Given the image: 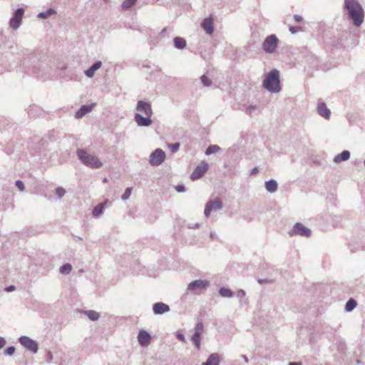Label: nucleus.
I'll list each match as a JSON object with an SVG mask.
<instances>
[{"mask_svg": "<svg viewBox=\"0 0 365 365\" xmlns=\"http://www.w3.org/2000/svg\"><path fill=\"white\" fill-rule=\"evenodd\" d=\"M138 113L135 115V120L139 126H149L152 123V108L150 103L139 101L137 103Z\"/></svg>", "mask_w": 365, "mask_h": 365, "instance_id": "obj_1", "label": "nucleus"}, {"mask_svg": "<svg viewBox=\"0 0 365 365\" xmlns=\"http://www.w3.org/2000/svg\"><path fill=\"white\" fill-rule=\"evenodd\" d=\"M345 6L356 26H359L364 21V11L356 0H345Z\"/></svg>", "mask_w": 365, "mask_h": 365, "instance_id": "obj_2", "label": "nucleus"}, {"mask_svg": "<svg viewBox=\"0 0 365 365\" xmlns=\"http://www.w3.org/2000/svg\"><path fill=\"white\" fill-rule=\"evenodd\" d=\"M263 86L271 92L280 91L279 73L277 69L272 70L264 78Z\"/></svg>", "mask_w": 365, "mask_h": 365, "instance_id": "obj_3", "label": "nucleus"}, {"mask_svg": "<svg viewBox=\"0 0 365 365\" xmlns=\"http://www.w3.org/2000/svg\"><path fill=\"white\" fill-rule=\"evenodd\" d=\"M77 155L78 158L83 161V163L87 166L93 168H98L102 166V163L97 157L88 154L83 150H78L77 151Z\"/></svg>", "mask_w": 365, "mask_h": 365, "instance_id": "obj_4", "label": "nucleus"}, {"mask_svg": "<svg viewBox=\"0 0 365 365\" xmlns=\"http://www.w3.org/2000/svg\"><path fill=\"white\" fill-rule=\"evenodd\" d=\"M279 40L274 34L267 36L263 42V48L267 53H273L278 44Z\"/></svg>", "mask_w": 365, "mask_h": 365, "instance_id": "obj_5", "label": "nucleus"}, {"mask_svg": "<svg viewBox=\"0 0 365 365\" xmlns=\"http://www.w3.org/2000/svg\"><path fill=\"white\" fill-rule=\"evenodd\" d=\"M209 165L205 161H202L194 170L190 175L192 180H196L201 178L207 171Z\"/></svg>", "mask_w": 365, "mask_h": 365, "instance_id": "obj_6", "label": "nucleus"}, {"mask_svg": "<svg viewBox=\"0 0 365 365\" xmlns=\"http://www.w3.org/2000/svg\"><path fill=\"white\" fill-rule=\"evenodd\" d=\"M165 152L163 150L158 148L150 155L149 162L152 165L156 166L160 165L165 160Z\"/></svg>", "mask_w": 365, "mask_h": 365, "instance_id": "obj_7", "label": "nucleus"}, {"mask_svg": "<svg viewBox=\"0 0 365 365\" xmlns=\"http://www.w3.org/2000/svg\"><path fill=\"white\" fill-rule=\"evenodd\" d=\"M222 207V203L220 200L215 199L213 200H210L206 204L204 214L206 217H209L212 211H215L221 209Z\"/></svg>", "mask_w": 365, "mask_h": 365, "instance_id": "obj_8", "label": "nucleus"}, {"mask_svg": "<svg viewBox=\"0 0 365 365\" xmlns=\"http://www.w3.org/2000/svg\"><path fill=\"white\" fill-rule=\"evenodd\" d=\"M24 15V9H18L14 13V16L10 20V26L13 29H17L21 22L22 18Z\"/></svg>", "mask_w": 365, "mask_h": 365, "instance_id": "obj_9", "label": "nucleus"}, {"mask_svg": "<svg viewBox=\"0 0 365 365\" xmlns=\"http://www.w3.org/2000/svg\"><path fill=\"white\" fill-rule=\"evenodd\" d=\"M293 235L309 237L311 235V231L302 223H297L290 233V235Z\"/></svg>", "mask_w": 365, "mask_h": 365, "instance_id": "obj_10", "label": "nucleus"}, {"mask_svg": "<svg viewBox=\"0 0 365 365\" xmlns=\"http://www.w3.org/2000/svg\"><path fill=\"white\" fill-rule=\"evenodd\" d=\"M20 343L29 350L36 353L38 350L37 344L27 336H21L19 339Z\"/></svg>", "mask_w": 365, "mask_h": 365, "instance_id": "obj_11", "label": "nucleus"}, {"mask_svg": "<svg viewBox=\"0 0 365 365\" xmlns=\"http://www.w3.org/2000/svg\"><path fill=\"white\" fill-rule=\"evenodd\" d=\"M208 285L209 282L207 280H195L189 284L187 289L189 290L195 291L205 289Z\"/></svg>", "mask_w": 365, "mask_h": 365, "instance_id": "obj_12", "label": "nucleus"}, {"mask_svg": "<svg viewBox=\"0 0 365 365\" xmlns=\"http://www.w3.org/2000/svg\"><path fill=\"white\" fill-rule=\"evenodd\" d=\"M201 26L207 34L211 35L214 31L212 17L210 16L208 18H205L202 21V22L201 24Z\"/></svg>", "mask_w": 365, "mask_h": 365, "instance_id": "obj_13", "label": "nucleus"}, {"mask_svg": "<svg viewBox=\"0 0 365 365\" xmlns=\"http://www.w3.org/2000/svg\"><path fill=\"white\" fill-rule=\"evenodd\" d=\"M153 310L155 314H162L169 312L170 307L163 302H158L153 305Z\"/></svg>", "mask_w": 365, "mask_h": 365, "instance_id": "obj_14", "label": "nucleus"}, {"mask_svg": "<svg viewBox=\"0 0 365 365\" xmlns=\"http://www.w3.org/2000/svg\"><path fill=\"white\" fill-rule=\"evenodd\" d=\"M138 341L142 346H147L150 344V336L145 331H140L138 336Z\"/></svg>", "mask_w": 365, "mask_h": 365, "instance_id": "obj_15", "label": "nucleus"}, {"mask_svg": "<svg viewBox=\"0 0 365 365\" xmlns=\"http://www.w3.org/2000/svg\"><path fill=\"white\" fill-rule=\"evenodd\" d=\"M318 113L319 114L327 118V119H329V117H330V115H331V112L330 110L327 108L326 105L324 103H319V105H318Z\"/></svg>", "mask_w": 365, "mask_h": 365, "instance_id": "obj_16", "label": "nucleus"}, {"mask_svg": "<svg viewBox=\"0 0 365 365\" xmlns=\"http://www.w3.org/2000/svg\"><path fill=\"white\" fill-rule=\"evenodd\" d=\"M102 66L101 61H97L95 63H93L88 70L86 71L85 73L86 75L91 78L94 76L96 71L99 69Z\"/></svg>", "mask_w": 365, "mask_h": 365, "instance_id": "obj_17", "label": "nucleus"}, {"mask_svg": "<svg viewBox=\"0 0 365 365\" xmlns=\"http://www.w3.org/2000/svg\"><path fill=\"white\" fill-rule=\"evenodd\" d=\"M93 107V105L88 106H83L81 108L76 112V118H81L83 115H85L88 112L91 111L92 108Z\"/></svg>", "mask_w": 365, "mask_h": 365, "instance_id": "obj_18", "label": "nucleus"}, {"mask_svg": "<svg viewBox=\"0 0 365 365\" xmlns=\"http://www.w3.org/2000/svg\"><path fill=\"white\" fill-rule=\"evenodd\" d=\"M350 158V153L348 150H344L341 154L334 157V161L339 163L342 161L347 160Z\"/></svg>", "mask_w": 365, "mask_h": 365, "instance_id": "obj_19", "label": "nucleus"}, {"mask_svg": "<svg viewBox=\"0 0 365 365\" xmlns=\"http://www.w3.org/2000/svg\"><path fill=\"white\" fill-rule=\"evenodd\" d=\"M219 356L216 354H212L202 365H219Z\"/></svg>", "mask_w": 365, "mask_h": 365, "instance_id": "obj_20", "label": "nucleus"}, {"mask_svg": "<svg viewBox=\"0 0 365 365\" xmlns=\"http://www.w3.org/2000/svg\"><path fill=\"white\" fill-rule=\"evenodd\" d=\"M277 183L274 180H270L265 182V187L268 192H274L277 189Z\"/></svg>", "mask_w": 365, "mask_h": 365, "instance_id": "obj_21", "label": "nucleus"}, {"mask_svg": "<svg viewBox=\"0 0 365 365\" xmlns=\"http://www.w3.org/2000/svg\"><path fill=\"white\" fill-rule=\"evenodd\" d=\"M174 44L175 48L182 49L186 46V41L181 37H175L174 38Z\"/></svg>", "mask_w": 365, "mask_h": 365, "instance_id": "obj_22", "label": "nucleus"}, {"mask_svg": "<svg viewBox=\"0 0 365 365\" xmlns=\"http://www.w3.org/2000/svg\"><path fill=\"white\" fill-rule=\"evenodd\" d=\"M85 313L86 316L93 321L97 320L100 317V314L93 310H88Z\"/></svg>", "mask_w": 365, "mask_h": 365, "instance_id": "obj_23", "label": "nucleus"}, {"mask_svg": "<svg viewBox=\"0 0 365 365\" xmlns=\"http://www.w3.org/2000/svg\"><path fill=\"white\" fill-rule=\"evenodd\" d=\"M106 203V202H105L104 203H101L94 207V209L93 210V214L94 216H98L99 215H101L102 213L103 210L104 208V205Z\"/></svg>", "mask_w": 365, "mask_h": 365, "instance_id": "obj_24", "label": "nucleus"}, {"mask_svg": "<svg viewBox=\"0 0 365 365\" xmlns=\"http://www.w3.org/2000/svg\"><path fill=\"white\" fill-rule=\"evenodd\" d=\"M356 306V302L354 299H350L346 304V310L350 312Z\"/></svg>", "mask_w": 365, "mask_h": 365, "instance_id": "obj_25", "label": "nucleus"}, {"mask_svg": "<svg viewBox=\"0 0 365 365\" xmlns=\"http://www.w3.org/2000/svg\"><path fill=\"white\" fill-rule=\"evenodd\" d=\"M200 336L197 334H193L192 337V341L195 344L196 348L199 350L200 349Z\"/></svg>", "mask_w": 365, "mask_h": 365, "instance_id": "obj_26", "label": "nucleus"}, {"mask_svg": "<svg viewBox=\"0 0 365 365\" xmlns=\"http://www.w3.org/2000/svg\"><path fill=\"white\" fill-rule=\"evenodd\" d=\"M220 150V147L216 145H210L206 150V155H210L217 153Z\"/></svg>", "mask_w": 365, "mask_h": 365, "instance_id": "obj_27", "label": "nucleus"}, {"mask_svg": "<svg viewBox=\"0 0 365 365\" xmlns=\"http://www.w3.org/2000/svg\"><path fill=\"white\" fill-rule=\"evenodd\" d=\"M72 269V267L70 264H65L60 268V272L61 274H68Z\"/></svg>", "mask_w": 365, "mask_h": 365, "instance_id": "obj_28", "label": "nucleus"}, {"mask_svg": "<svg viewBox=\"0 0 365 365\" xmlns=\"http://www.w3.org/2000/svg\"><path fill=\"white\" fill-rule=\"evenodd\" d=\"M53 14H55V11L53 9H50L48 11H46V12H41V13H39L38 16L40 18H42V19H46L49 16H51V15H52Z\"/></svg>", "mask_w": 365, "mask_h": 365, "instance_id": "obj_29", "label": "nucleus"}, {"mask_svg": "<svg viewBox=\"0 0 365 365\" xmlns=\"http://www.w3.org/2000/svg\"><path fill=\"white\" fill-rule=\"evenodd\" d=\"M137 0H125L122 4V7L124 9L130 8Z\"/></svg>", "mask_w": 365, "mask_h": 365, "instance_id": "obj_30", "label": "nucleus"}, {"mask_svg": "<svg viewBox=\"0 0 365 365\" xmlns=\"http://www.w3.org/2000/svg\"><path fill=\"white\" fill-rule=\"evenodd\" d=\"M204 330V326L203 324L201 322H199L196 324L195 327V334H197L199 335H201Z\"/></svg>", "mask_w": 365, "mask_h": 365, "instance_id": "obj_31", "label": "nucleus"}, {"mask_svg": "<svg viewBox=\"0 0 365 365\" xmlns=\"http://www.w3.org/2000/svg\"><path fill=\"white\" fill-rule=\"evenodd\" d=\"M201 81L205 86H210L212 84L211 80L205 75L201 76Z\"/></svg>", "mask_w": 365, "mask_h": 365, "instance_id": "obj_32", "label": "nucleus"}, {"mask_svg": "<svg viewBox=\"0 0 365 365\" xmlns=\"http://www.w3.org/2000/svg\"><path fill=\"white\" fill-rule=\"evenodd\" d=\"M131 192H132V187H128L125 192L123 193V195H122V199L123 200H127L131 195Z\"/></svg>", "mask_w": 365, "mask_h": 365, "instance_id": "obj_33", "label": "nucleus"}, {"mask_svg": "<svg viewBox=\"0 0 365 365\" xmlns=\"http://www.w3.org/2000/svg\"><path fill=\"white\" fill-rule=\"evenodd\" d=\"M168 147L171 149L173 153H175L179 149L180 143L168 144Z\"/></svg>", "mask_w": 365, "mask_h": 365, "instance_id": "obj_34", "label": "nucleus"}, {"mask_svg": "<svg viewBox=\"0 0 365 365\" xmlns=\"http://www.w3.org/2000/svg\"><path fill=\"white\" fill-rule=\"evenodd\" d=\"M66 193V191L62 187H58L56 189V194L59 197H61L64 195V194Z\"/></svg>", "mask_w": 365, "mask_h": 365, "instance_id": "obj_35", "label": "nucleus"}, {"mask_svg": "<svg viewBox=\"0 0 365 365\" xmlns=\"http://www.w3.org/2000/svg\"><path fill=\"white\" fill-rule=\"evenodd\" d=\"M302 30V29L300 26H290L289 27V31L292 34H296Z\"/></svg>", "mask_w": 365, "mask_h": 365, "instance_id": "obj_36", "label": "nucleus"}, {"mask_svg": "<svg viewBox=\"0 0 365 365\" xmlns=\"http://www.w3.org/2000/svg\"><path fill=\"white\" fill-rule=\"evenodd\" d=\"M16 185L21 191H23L24 190V185L23 182L21 180H17L16 182Z\"/></svg>", "mask_w": 365, "mask_h": 365, "instance_id": "obj_37", "label": "nucleus"}, {"mask_svg": "<svg viewBox=\"0 0 365 365\" xmlns=\"http://www.w3.org/2000/svg\"><path fill=\"white\" fill-rule=\"evenodd\" d=\"M14 351L15 348L14 346H9L5 350L6 354L9 355H12L14 353Z\"/></svg>", "mask_w": 365, "mask_h": 365, "instance_id": "obj_38", "label": "nucleus"}, {"mask_svg": "<svg viewBox=\"0 0 365 365\" xmlns=\"http://www.w3.org/2000/svg\"><path fill=\"white\" fill-rule=\"evenodd\" d=\"M221 295L224 297L228 296V289H221L220 290Z\"/></svg>", "mask_w": 365, "mask_h": 365, "instance_id": "obj_39", "label": "nucleus"}, {"mask_svg": "<svg viewBox=\"0 0 365 365\" xmlns=\"http://www.w3.org/2000/svg\"><path fill=\"white\" fill-rule=\"evenodd\" d=\"M294 19L297 22H300L302 21V17L299 15H294Z\"/></svg>", "mask_w": 365, "mask_h": 365, "instance_id": "obj_40", "label": "nucleus"}, {"mask_svg": "<svg viewBox=\"0 0 365 365\" xmlns=\"http://www.w3.org/2000/svg\"><path fill=\"white\" fill-rule=\"evenodd\" d=\"M5 344H6V341L3 338L0 337V349L4 347Z\"/></svg>", "mask_w": 365, "mask_h": 365, "instance_id": "obj_41", "label": "nucleus"}, {"mask_svg": "<svg viewBox=\"0 0 365 365\" xmlns=\"http://www.w3.org/2000/svg\"><path fill=\"white\" fill-rule=\"evenodd\" d=\"M176 190H177L178 192H183V191H185V187H184V186H182V185H178V186L176 187Z\"/></svg>", "mask_w": 365, "mask_h": 365, "instance_id": "obj_42", "label": "nucleus"}, {"mask_svg": "<svg viewBox=\"0 0 365 365\" xmlns=\"http://www.w3.org/2000/svg\"><path fill=\"white\" fill-rule=\"evenodd\" d=\"M178 338L182 341H185V336L181 334H178Z\"/></svg>", "mask_w": 365, "mask_h": 365, "instance_id": "obj_43", "label": "nucleus"}, {"mask_svg": "<svg viewBox=\"0 0 365 365\" xmlns=\"http://www.w3.org/2000/svg\"><path fill=\"white\" fill-rule=\"evenodd\" d=\"M15 287L14 286H9L6 289V291L7 292H11L13 290H14Z\"/></svg>", "mask_w": 365, "mask_h": 365, "instance_id": "obj_44", "label": "nucleus"}, {"mask_svg": "<svg viewBox=\"0 0 365 365\" xmlns=\"http://www.w3.org/2000/svg\"><path fill=\"white\" fill-rule=\"evenodd\" d=\"M289 365H300V364L295 363V362H291Z\"/></svg>", "mask_w": 365, "mask_h": 365, "instance_id": "obj_45", "label": "nucleus"}, {"mask_svg": "<svg viewBox=\"0 0 365 365\" xmlns=\"http://www.w3.org/2000/svg\"><path fill=\"white\" fill-rule=\"evenodd\" d=\"M257 168H255V169H253L252 173L254 174V173H257Z\"/></svg>", "mask_w": 365, "mask_h": 365, "instance_id": "obj_46", "label": "nucleus"}]
</instances>
